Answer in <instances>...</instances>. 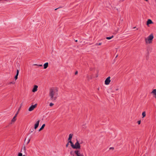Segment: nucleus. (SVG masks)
Listing matches in <instances>:
<instances>
[{"mask_svg":"<svg viewBox=\"0 0 156 156\" xmlns=\"http://www.w3.org/2000/svg\"><path fill=\"white\" fill-rule=\"evenodd\" d=\"M49 96L52 101L56 100L58 96V90L56 87H52L49 89Z\"/></svg>","mask_w":156,"mask_h":156,"instance_id":"nucleus-1","label":"nucleus"},{"mask_svg":"<svg viewBox=\"0 0 156 156\" xmlns=\"http://www.w3.org/2000/svg\"><path fill=\"white\" fill-rule=\"evenodd\" d=\"M154 38L153 34H151L147 38L145 39V42L146 44H151L152 42V40Z\"/></svg>","mask_w":156,"mask_h":156,"instance_id":"nucleus-2","label":"nucleus"},{"mask_svg":"<svg viewBox=\"0 0 156 156\" xmlns=\"http://www.w3.org/2000/svg\"><path fill=\"white\" fill-rule=\"evenodd\" d=\"M76 142L74 145L73 148L76 149H80V145L79 142V141L77 140H76Z\"/></svg>","mask_w":156,"mask_h":156,"instance_id":"nucleus-3","label":"nucleus"},{"mask_svg":"<svg viewBox=\"0 0 156 156\" xmlns=\"http://www.w3.org/2000/svg\"><path fill=\"white\" fill-rule=\"evenodd\" d=\"M110 78V76H108L106 79L105 81V85H108L110 83L111 81Z\"/></svg>","mask_w":156,"mask_h":156,"instance_id":"nucleus-4","label":"nucleus"},{"mask_svg":"<svg viewBox=\"0 0 156 156\" xmlns=\"http://www.w3.org/2000/svg\"><path fill=\"white\" fill-rule=\"evenodd\" d=\"M74 153L77 156H83L82 154H80L79 150H76L75 151Z\"/></svg>","mask_w":156,"mask_h":156,"instance_id":"nucleus-5","label":"nucleus"},{"mask_svg":"<svg viewBox=\"0 0 156 156\" xmlns=\"http://www.w3.org/2000/svg\"><path fill=\"white\" fill-rule=\"evenodd\" d=\"M37 104H35V105H34L31 106L28 109V110L29 111H33L34 108H35L37 106Z\"/></svg>","mask_w":156,"mask_h":156,"instance_id":"nucleus-6","label":"nucleus"},{"mask_svg":"<svg viewBox=\"0 0 156 156\" xmlns=\"http://www.w3.org/2000/svg\"><path fill=\"white\" fill-rule=\"evenodd\" d=\"M40 121V120H38L35 124L34 127V129H36L38 126Z\"/></svg>","mask_w":156,"mask_h":156,"instance_id":"nucleus-7","label":"nucleus"},{"mask_svg":"<svg viewBox=\"0 0 156 156\" xmlns=\"http://www.w3.org/2000/svg\"><path fill=\"white\" fill-rule=\"evenodd\" d=\"M17 115V113H16L15 115L13 117L12 119L11 120V123H12L13 122H14L16 120V117Z\"/></svg>","mask_w":156,"mask_h":156,"instance_id":"nucleus-8","label":"nucleus"},{"mask_svg":"<svg viewBox=\"0 0 156 156\" xmlns=\"http://www.w3.org/2000/svg\"><path fill=\"white\" fill-rule=\"evenodd\" d=\"M38 86L37 85H34V87L32 90V91L33 92H35L37 90V88Z\"/></svg>","mask_w":156,"mask_h":156,"instance_id":"nucleus-9","label":"nucleus"},{"mask_svg":"<svg viewBox=\"0 0 156 156\" xmlns=\"http://www.w3.org/2000/svg\"><path fill=\"white\" fill-rule=\"evenodd\" d=\"M87 80H91L93 78V76L92 75H87Z\"/></svg>","mask_w":156,"mask_h":156,"instance_id":"nucleus-10","label":"nucleus"},{"mask_svg":"<svg viewBox=\"0 0 156 156\" xmlns=\"http://www.w3.org/2000/svg\"><path fill=\"white\" fill-rule=\"evenodd\" d=\"M153 23V22L151 20L148 19L147 21V25H148L149 24H151Z\"/></svg>","mask_w":156,"mask_h":156,"instance_id":"nucleus-11","label":"nucleus"},{"mask_svg":"<svg viewBox=\"0 0 156 156\" xmlns=\"http://www.w3.org/2000/svg\"><path fill=\"white\" fill-rule=\"evenodd\" d=\"M48 62H46L45 63H44V69H46L48 67Z\"/></svg>","mask_w":156,"mask_h":156,"instance_id":"nucleus-12","label":"nucleus"},{"mask_svg":"<svg viewBox=\"0 0 156 156\" xmlns=\"http://www.w3.org/2000/svg\"><path fill=\"white\" fill-rule=\"evenodd\" d=\"M19 73V71L18 69H17V70L16 74L15 76V79L16 80L18 78V75Z\"/></svg>","mask_w":156,"mask_h":156,"instance_id":"nucleus-13","label":"nucleus"},{"mask_svg":"<svg viewBox=\"0 0 156 156\" xmlns=\"http://www.w3.org/2000/svg\"><path fill=\"white\" fill-rule=\"evenodd\" d=\"M45 126V124H43L41 126V127L39 129V131H40L42 130L44 128Z\"/></svg>","mask_w":156,"mask_h":156,"instance_id":"nucleus-14","label":"nucleus"},{"mask_svg":"<svg viewBox=\"0 0 156 156\" xmlns=\"http://www.w3.org/2000/svg\"><path fill=\"white\" fill-rule=\"evenodd\" d=\"M21 152L23 151L24 152H26V147H25V146H23V147L22 149L21 150Z\"/></svg>","mask_w":156,"mask_h":156,"instance_id":"nucleus-15","label":"nucleus"},{"mask_svg":"<svg viewBox=\"0 0 156 156\" xmlns=\"http://www.w3.org/2000/svg\"><path fill=\"white\" fill-rule=\"evenodd\" d=\"M23 105V104L22 103L21 104H20V107H19V108L18 109V111H17V112H16V113H17V115L19 113V111H20L21 108V107Z\"/></svg>","mask_w":156,"mask_h":156,"instance_id":"nucleus-16","label":"nucleus"},{"mask_svg":"<svg viewBox=\"0 0 156 156\" xmlns=\"http://www.w3.org/2000/svg\"><path fill=\"white\" fill-rule=\"evenodd\" d=\"M69 143H70L71 147H72V148H73V147H74V144H73L72 142L71 141V140H70L69 141Z\"/></svg>","mask_w":156,"mask_h":156,"instance_id":"nucleus-17","label":"nucleus"},{"mask_svg":"<svg viewBox=\"0 0 156 156\" xmlns=\"http://www.w3.org/2000/svg\"><path fill=\"white\" fill-rule=\"evenodd\" d=\"M114 37V36L113 35L111 37H106V39L107 40H110L112 39V38H113Z\"/></svg>","mask_w":156,"mask_h":156,"instance_id":"nucleus-18","label":"nucleus"},{"mask_svg":"<svg viewBox=\"0 0 156 156\" xmlns=\"http://www.w3.org/2000/svg\"><path fill=\"white\" fill-rule=\"evenodd\" d=\"M146 113L145 112H144L142 113V118H143L146 116Z\"/></svg>","mask_w":156,"mask_h":156,"instance_id":"nucleus-19","label":"nucleus"},{"mask_svg":"<svg viewBox=\"0 0 156 156\" xmlns=\"http://www.w3.org/2000/svg\"><path fill=\"white\" fill-rule=\"evenodd\" d=\"M151 93H153L155 95H156V89H154L152 91Z\"/></svg>","mask_w":156,"mask_h":156,"instance_id":"nucleus-20","label":"nucleus"},{"mask_svg":"<svg viewBox=\"0 0 156 156\" xmlns=\"http://www.w3.org/2000/svg\"><path fill=\"white\" fill-rule=\"evenodd\" d=\"M73 136V134H70L69 135V138L70 139H72Z\"/></svg>","mask_w":156,"mask_h":156,"instance_id":"nucleus-21","label":"nucleus"},{"mask_svg":"<svg viewBox=\"0 0 156 156\" xmlns=\"http://www.w3.org/2000/svg\"><path fill=\"white\" fill-rule=\"evenodd\" d=\"M18 156H26L25 155H23V156L22 154L21 153H19L18 154Z\"/></svg>","mask_w":156,"mask_h":156,"instance_id":"nucleus-22","label":"nucleus"},{"mask_svg":"<svg viewBox=\"0 0 156 156\" xmlns=\"http://www.w3.org/2000/svg\"><path fill=\"white\" fill-rule=\"evenodd\" d=\"M82 127L83 128L85 129L86 127V124H84L82 125Z\"/></svg>","mask_w":156,"mask_h":156,"instance_id":"nucleus-23","label":"nucleus"},{"mask_svg":"<svg viewBox=\"0 0 156 156\" xmlns=\"http://www.w3.org/2000/svg\"><path fill=\"white\" fill-rule=\"evenodd\" d=\"M102 44V43H96L95 44L96 46L97 45H101Z\"/></svg>","mask_w":156,"mask_h":156,"instance_id":"nucleus-24","label":"nucleus"},{"mask_svg":"<svg viewBox=\"0 0 156 156\" xmlns=\"http://www.w3.org/2000/svg\"><path fill=\"white\" fill-rule=\"evenodd\" d=\"M54 104L52 103H50V104H49V106L51 107V106H53V105H54Z\"/></svg>","mask_w":156,"mask_h":156,"instance_id":"nucleus-25","label":"nucleus"},{"mask_svg":"<svg viewBox=\"0 0 156 156\" xmlns=\"http://www.w3.org/2000/svg\"><path fill=\"white\" fill-rule=\"evenodd\" d=\"M69 141L67 143V144H66V147H68V146L69 145Z\"/></svg>","mask_w":156,"mask_h":156,"instance_id":"nucleus-26","label":"nucleus"},{"mask_svg":"<svg viewBox=\"0 0 156 156\" xmlns=\"http://www.w3.org/2000/svg\"><path fill=\"white\" fill-rule=\"evenodd\" d=\"M140 123H141V121L140 120H139V121H137V123L138 124H140Z\"/></svg>","mask_w":156,"mask_h":156,"instance_id":"nucleus-27","label":"nucleus"},{"mask_svg":"<svg viewBox=\"0 0 156 156\" xmlns=\"http://www.w3.org/2000/svg\"><path fill=\"white\" fill-rule=\"evenodd\" d=\"M30 139H29L28 141H27V144H28L30 142Z\"/></svg>","mask_w":156,"mask_h":156,"instance_id":"nucleus-28","label":"nucleus"},{"mask_svg":"<svg viewBox=\"0 0 156 156\" xmlns=\"http://www.w3.org/2000/svg\"><path fill=\"white\" fill-rule=\"evenodd\" d=\"M114 148L113 147H111L109 148V149L110 150H111V149H112V150H113L114 149Z\"/></svg>","mask_w":156,"mask_h":156,"instance_id":"nucleus-29","label":"nucleus"},{"mask_svg":"<svg viewBox=\"0 0 156 156\" xmlns=\"http://www.w3.org/2000/svg\"><path fill=\"white\" fill-rule=\"evenodd\" d=\"M15 83V82H11L9 83V84H14Z\"/></svg>","mask_w":156,"mask_h":156,"instance_id":"nucleus-30","label":"nucleus"},{"mask_svg":"<svg viewBox=\"0 0 156 156\" xmlns=\"http://www.w3.org/2000/svg\"><path fill=\"white\" fill-rule=\"evenodd\" d=\"M78 73V71H76L75 73V75H76Z\"/></svg>","mask_w":156,"mask_h":156,"instance_id":"nucleus-31","label":"nucleus"},{"mask_svg":"<svg viewBox=\"0 0 156 156\" xmlns=\"http://www.w3.org/2000/svg\"><path fill=\"white\" fill-rule=\"evenodd\" d=\"M68 140L69 141L70 140H71V139L68 138Z\"/></svg>","mask_w":156,"mask_h":156,"instance_id":"nucleus-32","label":"nucleus"},{"mask_svg":"<svg viewBox=\"0 0 156 156\" xmlns=\"http://www.w3.org/2000/svg\"><path fill=\"white\" fill-rule=\"evenodd\" d=\"M38 66H42V65H38Z\"/></svg>","mask_w":156,"mask_h":156,"instance_id":"nucleus-33","label":"nucleus"},{"mask_svg":"<svg viewBox=\"0 0 156 156\" xmlns=\"http://www.w3.org/2000/svg\"><path fill=\"white\" fill-rule=\"evenodd\" d=\"M59 8H58L55 9V10H57L58 9H59Z\"/></svg>","mask_w":156,"mask_h":156,"instance_id":"nucleus-34","label":"nucleus"},{"mask_svg":"<svg viewBox=\"0 0 156 156\" xmlns=\"http://www.w3.org/2000/svg\"><path fill=\"white\" fill-rule=\"evenodd\" d=\"M34 65L35 66V65H37V64H34Z\"/></svg>","mask_w":156,"mask_h":156,"instance_id":"nucleus-35","label":"nucleus"},{"mask_svg":"<svg viewBox=\"0 0 156 156\" xmlns=\"http://www.w3.org/2000/svg\"><path fill=\"white\" fill-rule=\"evenodd\" d=\"M156 99V95H155V96H154Z\"/></svg>","mask_w":156,"mask_h":156,"instance_id":"nucleus-36","label":"nucleus"},{"mask_svg":"<svg viewBox=\"0 0 156 156\" xmlns=\"http://www.w3.org/2000/svg\"><path fill=\"white\" fill-rule=\"evenodd\" d=\"M118 90V89H117L116 90Z\"/></svg>","mask_w":156,"mask_h":156,"instance_id":"nucleus-37","label":"nucleus"},{"mask_svg":"<svg viewBox=\"0 0 156 156\" xmlns=\"http://www.w3.org/2000/svg\"><path fill=\"white\" fill-rule=\"evenodd\" d=\"M75 41H76V42H77V40H76Z\"/></svg>","mask_w":156,"mask_h":156,"instance_id":"nucleus-38","label":"nucleus"},{"mask_svg":"<svg viewBox=\"0 0 156 156\" xmlns=\"http://www.w3.org/2000/svg\"><path fill=\"white\" fill-rule=\"evenodd\" d=\"M144 0L146 1H148V0Z\"/></svg>","mask_w":156,"mask_h":156,"instance_id":"nucleus-39","label":"nucleus"},{"mask_svg":"<svg viewBox=\"0 0 156 156\" xmlns=\"http://www.w3.org/2000/svg\"><path fill=\"white\" fill-rule=\"evenodd\" d=\"M136 28V27H134L133 28V29H134V28Z\"/></svg>","mask_w":156,"mask_h":156,"instance_id":"nucleus-40","label":"nucleus"},{"mask_svg":"<svg viewBox=\"0 0 156 156\" xmlns=\"http://www.w3.org/2000/svg\"><path fill=\"white\" fill-rule=\"evenodd\" d=\"M117 56H118V55H117V56H116V58Z\"/></svg>","mask_w":156,"mask_h":156,"instance_id":"nucleus-41","label":"nucleus"},{"mask_svg":"<svg viewBox=\"0 0 156 156\" xmlns=\"http://www.w3.org/2000/svg\"><path fill=\"white\" fill-rule=\"evenodd\" d=\"M98 90H99V88H98Z\"/></svg>","mask_w":156,"mask_h":156,"instance_id":"nucleus-42","label":"nucleus"},{"mask_svg":"<svg viewBox=\"0 0 156 156\" xmlns=\"http://www.w3.org/2000/svg\"><path fill=\"white\" fill-rule=\"evenodd\" d=\"M98 76L96 75V77H98Z\"/></svg>","mask_w":156,"mask_h":156,"instance_id":"nucleus-43","label":"nucleus"},{"mask_svg":"<svg viewBox=\"0 0 156 156\" xmlns=\"http://www.w3.org/2000/svg\"><path fill=\"white\" fill-rule=\"evenodd\" d=\"M98 76L96 75V77H98Z\"/></svg>","mask_w":156,"mask_h":156,"instance_id":"nucleus-44","label":"nucleus"},{"mask_svg":"<svg viewBox=\"0 0 156 156\" xmlns=\"http://www.w3.org/2000/svg\"><path fill=\"white\" fill-rule=\"evenodd\" d=\"M32 132H33L32 131H31V133H32Z\"/></svg>","mask_w":156,"mask_h":156,"instance_id":"nucleus-45","label":"nucleus"},{"mask_svg":"<svg viewBox=\"0 0 156 156\" xmlns=\"http://www.w3.org/2000/svg\"><path fill=\"white\" fill-rule=\"evenodd\" d=\"M26 139H25V140H26Z\"/></svg>","mask_w":156,"mask_h":156,"instance_id":"nucleus-46","label":"nucleus"}]
</instances>
